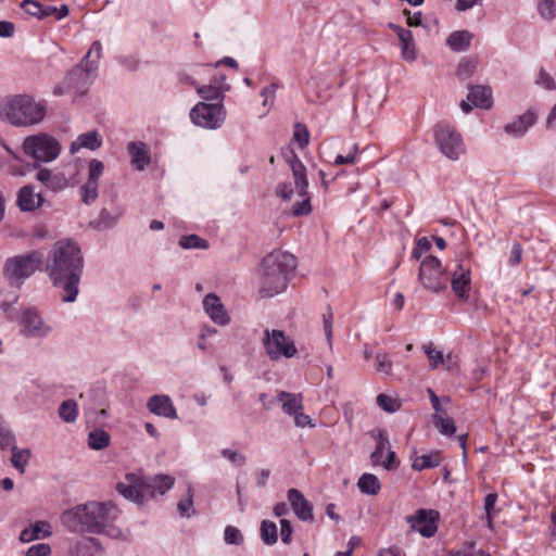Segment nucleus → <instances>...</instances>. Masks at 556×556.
Listing matches in <instances>:
<instances>
[{
	"label": "nucleus",
	"instance_id": "39",
	"mask_svg": "<svg viewBox=\"0 0 556 556\" xmlns=\"http://www.w3.org/2000/svg\"><path fill=\"white\" fill-rule=\"evenodd\" d=\"M179 245L185 249H198V250H206L208 249L210 244L205 239H202L198 235H188L182 236L179 239Z\"/></svg>",
	"mask_w": 556,
	"mask_h": 556
},
{
	"label": "nucleus",
	"instance_id": "1",
	"mask_svg": "<svg viewBox=\"0 0 556 556\" xmlns=\"http://www.w3.org/2000/svg\"><path fill=\"white\" fill-rule=\"evenodd\" d=\"M84 256L77 242L63 239L49 251L46 270L55 287L63 289L62 301L72 303L78 295Z\"/></svg>",
	"mask_w": 556,
	"mask_h": 556
},
{
	"label": "nucleus",
	"instance_id": "40",
	"mask_svg": "<svg viewBox=\"0 0 556 556\" xmlns=\"http://www.w3.org/2000/svg\"><path fill=\"white\" fill-rule=\"evenodd\" d=\"M432 420L441 434L450 437L456 432V427L452 418H444L441 415L435 414L432 416Z\"/></svg>",
	"mask_w": 556,
	"mask_h": 556
},
{
	"label": "nucleus",
	"instance_id": "15",
	"mask_svg": "<svg viewBox=\"0 0 556 556\" xmlns=\"http://www.w3.org/2000/svg\"><path fill=\"white\" fill-rule=\"evenodd\" d=\"M371 437L376 441V446L370 455L374 466H382L387 470L397 468L400 463L396 459V454L391 450L390 441L387 432L382 429L371 431Z\"/></svg>",
	"mask_w": 556,
	"mask_h": 556
},
{
	"label": "nucleus",
	"instance_id": "52",
	"mask_svg": "<svg viewBox=\"0 0 556 556\" xmlns=\"http://www.w3.org/2000/svg\"><path fill=\"white\" fill-rule=\"evenodd\" d=\"M22 9L29 15L42 20V4L36 0H24Z\"/></svg>",
	"mask_w": 556,
	"mask_h": 556
},
{
	"label": "nucleus",
	"instance_id": "61",
	"mask_svg": "<svg viewBox=\"0 0 556 556\" xmlns=\"http://www.w3.org/2000/svg\"><path fill=\"white\" fill-rule=\"evenodd\" d=\"M14 443L13 433L4 427L2 424L0 425V446L2 448H7Z\"/></svg>",
	"mask_w": 556,
	"mask_h": 556
},
{
	"label": "nucleus",
	"instance_id": "21",
	"mask_svg": "<svg viewBox=\"0 0 556 556\" xmlns=\"http://www.w3.org/2000/svg\"><path fill=\"white\" fill-rule=\"evenodd\" d=\"M535 112L528 110L522 115L517 116L513 122L505 125L504 130L507 135L519 138L528 131V129L535 123Z\"/></svg>",
	"mask_w": 556,
	"mask_h": 556
},
{
	"label": "nucleus",
	"instance_id": "7",
	"mask_svg": "<svg viewBox=\"0 0 556 556\" xmlns=\"http://www.w3.org/2000/svg\"><path fill=\"white\" fill-rule=\"evenodd\" d=\"M43 255L39 251L15 255L5 260L3 276L11 286L21 287L41 266Z\"/></svg>",
	"mask_w": 556,
	"mask_h": 556
},
{
	"label": "nucleus",
	"instance_id": "34",
	"mask_svg": "<svg viewBox=\"0 0 556 556\" xmlns=\"http://www.w3.org/2000/svg\"><path fill=\"white\" fill-rule=\"evenodd\" d=\"M357 486L362 493L376 495L380 491V482L372 473H363L358 479Z\"/></svg>",
	"mask_w": 556,
	"mask_h": 556
},
{
	"label": "nucleus",
	"instance_id": "38",
	"mask_svg": "<svg viewBox=\"0 0 556 556\" xmlns=\"http://www.w3.org/2000/svg\"><path fill=\"white\" fill-rule=\"evenodd\" d=\"M78 415V406L74 400H66L59 407V416L65 422H74Z\"/></svg>",
	"mask_w": 556,
	"mask_h": 556
},
{
	"label": "nucleus",
	"instance_id": "12",
	"mask_svg": "<svg viewBox=\"0 0 556 556\" xmlns=\"http://www.w3.org/2000/svg\"><path fill=\"white\" fill-rule=\"evenodd\" d=\"M190 119L199 127L217 129L226 119V110L223 102H199L191 109Z\"/></svg>",
	"mask_w": 556,
	"mask_h": 556
},
{
	"label": "nucleus",
	"instance_id": "25",
	"mask_svg": "<svg viewBox=\"0 0 556 556\" xmlns=\"http://www.w3.org/2000/svg\"><path fill=\"white\" fill-rule=\"evenodd\" d=\"M102 146V137L96 130L87 131L79 135L70 146V152L72 154L77 153L81 149H88L94 151Z\"/></svg>",
	"mask_w": 556,
	"mask_h": 556
},
{
	"label": "nucleus",
	"instance_id": "54",
	"mask_svg": "<svg viewBox=\"0 0 556 556\" xmlns=\"http://www.w3.org/2000/svg\"><path fill=\"white\" fill-rule=\"evenodd\" d=\"M293 138L299 143L300 148L304 149L309 142V132L306 126L302 124H296Z\"/></svg>",
	"mask_w": 556,
	"mask_h": 556
},
{
	"label": "nucleus",
	"instance_id": "31",
	"mask_svg": "<svg viewBox=\"0 0 556 556\" xmlns=\"http://www.w3.org/2000/svg\"><path fill=\"white\" fill-rule=\"evenodd\" d=\"M412 460V468L416 471H421L425 469L438 467L442 462V456L438 451H433L424 455H416V453H414Z\"/></svg>",
	"mask_w": 556,
	"mask_h": 556
},
{
	"label": "nucleus",
	"instance_id": "33",
	"mask_svg": "<svg viewBox=\"0 0 556 556\" xmlns=\"http://www.w3.org/2000/svg\"><path fill=\"white\" fill-rule=\"evenodd\" d=\"M472 39L471 33L468 30H458L452 33L447 37V46L455 52L466 51L470 47Z\"/></svg>",
	"mask_w": 556,
	"mask_h": 556
},
{
	"label": "nucleus",
	"instance_id": "28",
	"mask_svg": "<svg viewBox=\"0 0 556 556\" xmlns=\"http://www.w3.org/2000/svg\"><path fill=\"white\" fill-rule=\"evenodd\" d=\"M393 28L396 31L401 42L402 58L407 62H413L416 60L417 54L412 31L400 26H394Z\"/></svg>",
	"mask_w": 556,
	"mask_h": 556
},
{
	"label": "nucleus",
	"instance_id": "14",
	"mask_svg": "<svg viewBox=\"0 0 556 556\" xmlns=\"http://www.w3.org/2000/svg\"><path fill=\"white\" fill-rule=\"evenodd\" d=\"M20 324V333L26 339H45L53 330L52 326L34 307H26L22 311Z\"/></svg>",
	"mask_w": 556,
	"mask_h": 556
},
{
	"label": "nucleus",
	"instance_id": "64",
	"mask_svg": "<svg viewBox=\"0 0 556 556\" xmlns=\"http://www.w3.org/2000/svg\"><path fill=\"white\" fill-rule=\"evenodd\" d=\"M521 256H522L521 245L518 242H515L513 244V248L510 251V256L508 260L509 264L513 266L519 264L521 262Z\"/></svg>",
	"mask_w": 556,
	"mask_h": 556
},
{
	"label": "nucleus",
	"instance_id": "63",
	"mask_svg": "<svg viewBox=\"0 0 556 556\" xmlns=\"http://www.w3.org/2000/svg\"><path fill=\"white\" fill-rule=\"evenodd\" d=\"M71 556H91L89 544L86 541L77 542L71 551Z\"/></svg>",
	"mask_w": 556,
	"mask_h": 556
},
{
	"label": "nucleus",
	"instance_id": "41",
	"mask_svg": "<svg viewBox=\"0 0 556 556\" xmlns=\"http://www.w3.org/2000/svg\"><path fill=\"white\" fill-rule=\"evenodd\" d=\"M177 508L181 517L190 518L194 514L193 490L191 486H188L187 495L178 502Z\"/></svg>",
	"mask_w": 556,
	"mask_h": 556
},
{
	"label": "nucleus",
	"instance_id": "17",
	"mask_svg": "<svg viewBox=\"0 0 556 556\" xmlns=\"http://www.w3.org/2000/svg\"><path fill=\"white\" fill-rule=\"evenodd\" d=\"M448 281H451V287L459 299H468V291L470 290L471 283V270L469 266L457 261Z\"/></svg>",
	"mask_w": 556,
	"mask_h": 556
},
{
	"label": "nucleus",
	"instance_id": "3",
	"mask_svg": "<svg viewBox=\"0 0 556 556\" xmlns=\"http://www.w3.org/2000/svg\"><path fill=\"white\" fill-rule=\"evenodd\" d=\"M296 268V258L285 251L266 255L260 268V293L271 298L287 289L288 281Z\"/></svg>",
	"mask_w": 556,
	"mask_h": 556
},
{
	"label": "nucleus",
	"instance_id": "58",
	"mask_svg": "<svg viewBox=\"0 0 556 556\" xmlns=\"http://www.w3.org/2000/svg\"><path fill=\"white\" fill-rule=\"evenodd\" d=\"M293 528L289 520H280V536L283 544H290L292 540Z\"/></svg>",
	"mask_w": 556,
	"mask_h": 556
},
{
	"label": "nucleus",
	"instance_id": "16",
	"mask_svg": "<svg viewBox=\"0 0 556 556\" xmlns=\"http://www.w3.org/2000/svg\"><path fill=\"white\" fill-rule=\"evenodd\" d=\"M439 513L433 509H418L414 515L406 517L412 530L420 533L424 538H431L438 531Z\"/></svg>",
	"mask_w": 556,
	"mask_h": 556
},
{
	"label": "nucleus",
	"instance_id": "59",
	"mask_svg": "<svg viewBox=\"0 0 556 556\" xmlns=\"http://www.w3.org/2000/svg\"><path fill=\"white\" fill-rule=\"evenodd\" d=\"M324 319V330L328 341V344L331 346L332 340V324H333V314L330 308L323 315Z\"/></svg>",
	"mask_w": 556,
	"mask_h": 556
},
{
	"label": "nucleus",
	"instance_id": "4",
	"mask_svg": "<svg viewBox=\"0 0 556 556\" xmlns=\"http://www.w3.org/2000/svg\"><path fill=\"white\" fill-rule=\"evenodd\" d=\"M102 56V43L96 40L90 46L83 60L66 73L61 84L54 87L53 94L60 97L68 91L84 94L98 76L99 64Z\"/></svg>",
	"mask_w": 556,
	"mask_h": 556
},
{
	"label": "nucleus",
	"instance_id": "49",
	"mask_svg": "<svg viewBox=\"0 0 556 556\" xmlns=\"http://www.w3.org/2000/svg\"><path fill=\"white\" fill-rule=\"evenodd\" d=\"M424 351H425V353L427 354V356L429 358L430 367L432 369L437 368L439 364L443 363V353L441 351L437 350L433 346L432 342H429L428 344H425L424 345Z\"/></svg>",
	"mask_w": 556,
	"mask_h": 556
},
{
	"label": "nucleus",
	"instance_id": "11",
	"mask_svg": "<svg viewBox=\"0 0 556 556\" xmlns=\"http://www.w3.org/2000/svg\"><path fill=\"white\" fill-rule=\"evenodd\" d=\"M262 344L266 355L273 362L285 358H291L298 353L293 340L278 329H265L263 332Z\"/></svg>",
	"mask_w": 556,
	"mask_h": 556
},
{
	"label": "nucleus",
	"instance_id": "10",
	"mask_svg": "<svg viewBox=\"0 0 556 556\" xmlns=\"http://www.w3.org/2000/svg\"><path fill=\"white\" fill-rule=\"evenodd\" d=\"M434 139L440 152L451 161L459 160L466 152L462 135L450 124L435 125Z\"/></svg>",
	"mask_w": 556,
	"mask_h": 556
},
{
	"label": "nucleus",
	"instance_id": "13",
	"mask_svg": "<svg viewBox=\"0 0 556 556\" xmlns=\"http://www.w3.org/2000/svg\"><path fill=\"white\" fill-rule=\"evenodd\" d=\"M290 167L294 178V186L298 195L302 199L295 203L292 207V214L294 216H305L312 211L311 198L308 197L307 188L308 180L306 176V168L298 156H293L290 161Z\"/></svg>",
	"mask_w": 556,
	"mask_h": 556
},
{
	"label": "nucleus",
	"instance_id": "18",
	"mask_svg": "<svg viewBox=\"0 0 556 556\" xmlns=\"http://www.w3.org/2000/svg\"><path fill=\"white\" fill-rule=\"evenodd\" d=\"M203 308L214 324L218 326H226L229 324V315L216 294L208 293L204 296Z\"/></svg>",
	"mask_w": 556,
	"mask_h": 556
},
{
	"label": "nucleus",
	"instance_id": "36",
	"mask_svg": "<svg viewBox=\"0 0 556 556\" xmlns=\"http://www.w3.org/2000/svg\"><path fill=\"white\" fill-rule=\"evenodd\" d=\"M261 539L266 545H274L278 540V531L275 522L263 520L260 528Z\"/></svg>",
	"mask_w": 556,
	"mask_h": 556
},
{
	"label": "nucleus",
	"instance_id": "50",
	"mask_svg": "<svg viewBox=\"0 0 556 556\" xmlns=\"http://www.w3.org/2000/svg\"><path fill=\"white\" fill-rule=\"evenodd\" d=\"M534 84L536 86H540L546 90H555L556 89V83L554 78L544 70L541 68L538 73V76L534 80Z\"/></svg>",
	"mask_w": 556,
	"mask_h": 556
},
{
	"label": "nucleus",
	"instance_id": "57",
	"mask_svg": "<svg viewBox=\"0 0 556 556\" xmlns=\"http://www.w3.org/2000/svg\"><path fill=\"white\" fill-rule=\"evenodd\" d=\"M476 70L473 61H465L457 66L456 75L460 79L469 78Z\"/></svg>",
	"mask_w": 556,
	"mask_h": 556
},
{
	"label": "nucleus",
	"instance_id": "30",
	"mask_svg": "<svg viewBox=\"0 0 556 556\" xmlns=\"http://www.w3.org/2000/svg\"><path fill=\"white\" fill-rule=\"evenodd\" d=\"M467 100L477 108L488 110L492 106V90L486 86H471L469 87Z\"/></svg>",
	"mask_w": 556,
	"mask_h": 556
},
{
	"label": "nucleus",
	"instance_id": "23",
	"mask_svg": "<svg viewBox=\"0 0 556 556\" xmlns=\"http://www.w3.org/2000/svg\"><path fill=\"white\" fill-rule=\"evenodd\" d=\"M127 151L131 156V165L137 170H143L151 162L150 150L142 141H130Z\"/></svg>",
	"mask_w": 556,
	"mask_h": 556
},
{
	"label": "nucleus",
	"instance_id": "8",
	"mask_svg": "<svg viewBox=\"0 0 556 556\" xmlns=\"http://www.w3.org/2000/svg\"><path fill=\"white\" fill-rule=\"evenodd\" d=\"M450 275L443 268L441 261L433 256H426L419 266L418 281L424 289L433 293H440L447 288Z\"/></svg>",
	"mask_w": 556,
	"mask_h": 556
},
{
	"label": "nucleus",
	"instance_id": "60",
	"mask_svg": "<svg viewBox=\"0 0 556 556\" xmlns=\"http://www.w3.org/2000/svg\"><path fill=\"white\" fill-rule=\"evenodd\" d=\"M51 548L46 543H38L30 546L26 553V556H50Z\"/></svg>",
	"mask_w": 556,
	"mask_h": 556
},
{
	"label": "nucleus",
	"instance_id": "45",
	"mask_svg": "<svg viewBox=\"0 0 556 556\" xmlns=\"http://www.w3.org/2000/svg\"><path fill=\"white\" fill-rule=\"evenodd\" d=\"M538 10L542 18L552 21L556 17L555 0H540Z\"/></svg>",
	"mask_w": 556,
	"mask_h": 556
},
{
	"label": "nucleus",
	"instance_id": "2",
	"mask_svg": "<svg viewBox=\"0 0 556 556\" xmlns=\"http://www.w3.org/2000/svg\"><path fill=\"white\" fill-rule=\"evenodd\" d=\"M117 507L111 502H89L62 514L63 526L72 532L103 533L118 517Z\"/></svg>",
	"mask_w": 556,
	"mask_h": 556
},
{
	"label": "nucleus",
	"instance_id": "35",
	"mask_svg": "<svg viewBox=\"0 0 556 556\" xmlns=\"http://www.w3.org/2000/svg\"><path fill=\"white\" fill-rule=\"evenodd\" d=\"M110 434L102 429H94L88 434V446L91 450L100 451L109 446Z\"/></svg>",
	"mask_w": 556,
	"mask_h": 556
},
{
	"label": "nucleus",
	"instance_id": "20",
	"mask_svg": "<svg viewBox=\"0 0 556 556\" xmlns=\"http://www.w3.org/2000/svg\"><path fill=\"white\" fill-rule=\"evenodd\" d=\"M288 501L292 510L300 520H313V506L298 489H289L287 492Z\"/></svg>",
	"mask_w": 556,
	"mask_h": 556
},
{
	"label": "nucleus",
	"instance_id": "48",
	"mask_svg": "<svg viewBox=\"0 0 556 556\" xmlns=\"http://www.w3.org/2000/svg\"><path fill=\"white\" fill-rule=\"evenodd\" d=\"M224 540L229 545H241L243 543V535L238 528L227 526L224 531Z\"/></svg>",
	"mask_w": 556,
	"mask_h": 556
},
{
	"label": "nucleus",
	"instance_id": "6",
	"mask_svg": "<svg viewBox=\"0 0 556 556\" xmlns=\"http://www.w3.org/2000/svg\"><path fill=\"white\" fill-rule=\"evenodd\" d=\"M47 114V103L30 94H15L5 99L1 115L11 125L27 127L41 123Z\"/></svg>",
	"mask_w": 556,
	"mask_h": 556
},
{
	"label": "nucleus",
	"instance_id": "9",
	"mask_svg": "<svg viewBox=\"0 0 556 556\" xmlns=\"http://www.w3.org/2000/svg\"><path fill=\"white\" fill-rule=\"evenodd\" d=\"M23 150L26 155L30 156L37 162H52L60 152L61 144L52 136L39 132L37 135L28 136L24 139Z\"/></svg>",
	"mask_w": 556,
	"mask_h": 556
},
{
	"label": "nucleus",
	"instance_id": "56",
	"mask_svg": "<svg viewBox=\"0 0 556 556\" xmlns=\"http://www.w3.org/2000/svg\"><path fill=\"white\" fill-rule=\"evenodd\" d=\"M430 249H431L430 241L426 237H422L417 241L415 248L413 249L412 257L415 260H420V257L424 254H426L427 252H429Z\"/></svg>",
	"mask_w": 556,
	"mask_h": 556
},
{
	"label": "nucleus",
	"instance_id": "32",
	"mask_svg": "<svg viewBox=\"0 0 556 556\" xmlns=\"http://www.w3.org/2000/svg\"><path fill=\"white\" fill-rule=\"evenodd\" d=\"M276 400L281 403L283 412L290 416L303 409L301 394L280 391L278 392Z\"/></svg>",
	"mask_w": 556,
	"mask_h": 556
},
{
	"label": "nucleus",
	"instance_id": "44",
	"mask_svg": "<svg viewBox=\"0 0 556 556\" xmlns=\"http://www.w3.org/2000/svg\"><path fill=\"white\" fill-rule=\"evenodd\" d=\"M104 170V164L98 159H92L88 164V182L99 184V179Z\"/></svg>",
	"mask_w": 556,
	"mask_h": 556
},
{
	"label": "nucleus",
	"instance_id": "24",
	"mask_svg": "<svg viewBox=\"0 0 556 556\" xmlns=\"http://www.w3.org/2000/svg\"><path fill=\"white\" fill-rule=\"evenodd\" d=\"M43 203L40 193L35 192L34 187L24 186L17 193V205L24 212H31L39 208Z\"/></svg>",
	"mask_w": 556,
	"mask_h": 556
},
{
	"label": "nucleus",
	"instance_id": "27",
	"mask_svg": "<svg viewBox=\"0 0 556 556\" xmlns=\"http://www.w3.org/2000/svg\"><path fill=\"white\" fill-rule=\"evenodd\" d=\"M228 90H230V86L229 84L225 83V77L222 78L220 84L214 81L208 85L197 87L198 94L206 101L216 100L217 102H222L225 92Z\"/></svg>",
	"mask_w": 556,
	"mask_h": 556
},
{
	"label": "nucleus",
	"instance_id": "43",
	"mask_svg": "<svg viewBox=\"0 0 556 556\" xmlns=\"http://www.w3.org/2000/svg\"><path fill=\"white\" fill-rule=\"evenodd\" d=\"M377 404L387 413H395L401 407V403L396 399L383 393L377 396Z\"/></svg>",
	"mask_w": 556,
	"mask_h": 556
},
{
	"label": "nucleus",
	"instance_id": "22",
	"mask_svg": "<svg viewBox=\"0 0 556 556\" xmlns=\"http://www.w3.org/2000/svg\"><path fill=\"white\" fill-rule=\"evenodd\" d=\"M36 179L51 191L58 192L68 186L67 178L61 172H53L48 168H39Z\"/></svg>",
	"mask_w": 556,
	"mask_h": 556
},
{
	"label": "nucleus",
	"instance_id": "42",
	"mask_svg": "<svg viewBox=\"0 0 556 556\" xmlns=\"http://www.w3.org/2000/svg\"><path fill=\"white\" fill-rule=\"evenodd\" d=\"M98 188L99 184L86 181L79 189L83 203L86 205L92 204L99 195Z\"/></svg>",
	"mask_w": 556,
	"mask_h": 556
},
{
	"label": "nucleus",
	"instance_id": "29",
	"mask_svg": "<svg viewBox=\"0 0 556 556\" xmlns=\"http://www.w3.org/2000/svg\"><path fill=\"white\" fill-rule=\"evenodd\" d=\"M123 214V210L118 207L114 210V212H111L108 208H102L99 216L92 220L90 225L99 231L109 230L117 225Z\"/></svg>",
	"mask_w": 556,
	"mask_h": 556
},
{
	"label": "nucleus",
	"instance_id": "5",
	"mask_svg": "<svg viewBox=\"0 0 556 556\" xmlns=\"http://www.w3.org/2000/svg\"><path fill=\"white\" fill-rule=\"evenodd\" d=\"M175 483V478L168 475L143 477L140 473L129 472L125 480L116 484L117 492L126 500L143 505L156 495H164Z\"/></svg>",
	"mask_w": 556,
	"mask_h": 556
},
{
	"label": "nucleus",
	"instance_id": "53",
	"mask_svg": "<svg viewBox=\"0 0 556 556\" xmlns=\"http://www.w3.org/2000/svg\"><path fill=\"white\" fill-rule=\"evenodd\" d=\"M278 88H279L278 84L273 83L262 89L261 97L264 98L263 106H267L268 109L273 106L275 98H276V90Z\"/></svg>",
	"mask_w": 556,
	"mask_h": 556
},
{
	"label": "nucleus",
	"instance_id": "62",
	"mask_svg": "<svg viewBox=\"0 0 556 556\" xmlns=\"http://www.w3.org/2000/svg\"><path fill=\"white\" fill-rule=\"evenodd\" d=\"M276 194L285 201H290L293 194L291 182H281L277 186Z\"/></svg>",
	"mask_w": 556,
	"mask_h": 556
},
{
	"label": "nucleus",
	"instance_id": "37",
	"mask_svg": "<svg viewBox=\"0 0 556 556\" xmlns=\"http://www.w3.org/2000/svg\"><path fill=\"white\" fill-rule=\"evenodd\" d=\"M30 458L29 450H22L17 446H12L11 463L21 473L25 472V468Z\"/></svg>",
	"mask_w": 556,
	"mask_h": 556
},
{
	"label": "nucleus",
	"instance_id": "47",
	"mask_svg": "<svg viewBox=\"0 0 556 556\" xmlns=\"http://www.w3.org/2000/svg\"><path fill=\"white\" fill-rule=\"evenodd\" d=\"M376 366L375 369L379 374L390 375L392 372V362L390 361L388 354L386 353H377L375 356Z\"/></svg>",
	"mask_w": 556,
	"mask_h": 556
},
{
	"label": "nucleus",
	"instance_id": "51",
	"mask_svg": "<svg viewBox=\"0 0 556 556\" xmlns=\"http://www.w3.org/2000/svg\"><path fill=\"white\" fill-rule=\"evenodd\" d=\"M497 501V494L489 493L484 498L485 520L489 529L493 528L492 511Z\"/></svg>",
	"mask_w": 556,
	"mask_h": 556
},
{
	"label": "nucleus",
	"instance_id": "19",
	"mask_svg": "<svg viewBox=\"0 0 556 556\" xmlns=\"http://www.w3.org/2000/svg\"><path fill=\"white\" fill-rule=\"evenodd\" d=\"M148 409L160 417L176 419L177 409L172 399L166 394L152 395L147 402Z\"/></svg>",
	"mask_w": 556,
	"mask_h": 556
},
{
	"label": "nucleus",
	"instance_id": "55",
	"mask_svg": "<svg viewBox=\"0 0 556 556\" xmlns=\"http://www.w3.org/2000/svg\"><path fill=\"white\" fill-rule=\"evenodd\" d=\"M220 454L224 458L228 459L230 463H232L237 467H242L247 463V458L244 455H242L236 451H232L230 448H223Z\"/></svg>",
	"mask_w": 556,
	"mask_h": 556
},
{
	"label": "nucleus",
	"instance_id": "26",
	"mask_svg": "<svg viewBox=\"0 0 556 556\" xmlns=\"http://www.w3.org/2000/svg\"><path fill=\"white\" fill-rule=\"evenodd\" d=\"M51 533V525L48 521L40 520L22 530L20 540L24 543H28L35 540L48 538Z\"/></svg>",
	"mask_w": 556,
	"mask_h": 556
},
{
	"label": "nucleus",
	"instance_id": "46",
	"mask_svg": "<svg viewBox=\"0 0 556 556\" xmlns=\"http://www.w3.org/2000/svg\"><path fill=\"white\" fill-rule=\"evenodd\" d=\"M357 157H358V146L353 144L349 149V152L345 155L338 154L333 160V164L334 165H352L357 162Z\"/></svg>",
	"mask_w": 556,
	"mask_h": 556
}]
</instances>
